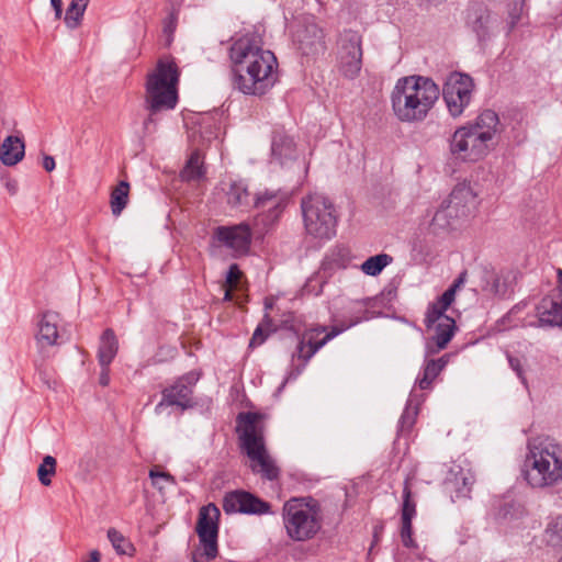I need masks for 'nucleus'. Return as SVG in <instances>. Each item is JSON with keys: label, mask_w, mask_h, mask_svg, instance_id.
I'll use <instances>...</instances> for the list:
<instances>
[{"label": "nucleus", "mask_w": 562, "mask_h": 562, "mask_svg": "<svg viewBox=\"0 0 562 562\" xmlns=\"http://www.w3.org/2000/svg\"><path fill=\"white\" fill-rule=\"evenodd\" d=\"M233 88L246 95L261 97L278 81L274 54L248 35L236 40L229 48Z\"/></svg>", "instance_id": "f257e3e1"}, {"label": "nucleus", "mask_w": 562, "mask_h": 562, "mask_svg": "<svg viewBox=\"0 0 562 562\" xmlns=\"http://www.w3.org/2000/svg\"><path fill=\"white\" fill-rule=\"evenodd\" d=\"M503 131L498 114L490 109L484 110L453 132L450 153L462 161H479L495 148Z\"/></svg>", "instance_id": "f03ea898"}, {"label": "nucleus", "mask_w": 562, "mask_h": 562, "mask_svg": "<svg viewBox=\"0 0 562 562\" xmlns=\"http://www.w3.org/2000/svg\"><path fill=\"white\" fill-rule=\"evenodd\" d=\"M520 475L532 490L547 491L562 485V445L550 437L528 440Z\"/></svg>", "instance_id": "7ed1b4c3"}, {"label": "nucleus", "mask_w": 562, "mask_h": 562, "mask_svg": "<svg viewBox=\"0 0 562 562\" xmlns=\"http://www.w3.org/2000/svg\"><path fill=\"white\" fill-rule=\"evenodd\" d=\"M439 94V87L428 77H402L391 93L392 111L401 122H422L434 108Z\"/></svg>", "instance_id": "20e7f679"}, {"label": "nucleus", "mask_w": 562, "mask_h": 562, "mask_svg": "<svg viewBox=\"0 0 562 562\" xmlns=\"http://www.w3.org/2000/svg\"><path fill=\"white\" fill-rule=\"evenodd\" d=\"M282 518L285 532L293 541L302 542L313 539L323 526L321 505L312 497H293L285 502Z\"/></svg>", "instance_id": "39448f33"}, {"label": "nucleus", "mask_w": 562, "mask_h": 562, "mask_svg": "<svg viewBox=\"0 0 562 562\" xmlns=\"http://www.w3.org/2000/svg\"><path fill=\"white\" fill-rule=\"evenodd\" d=\"M178 79L177 65L168 58L159 59L155 70L148 74L145 101L150 115L145 122L146 126L153 121L154 114L176 106Z\"/></svg>", "instance_id": "423d86ee"}, {"label": "nucleus", "mask_w": 562, "mask_h": 562, "mask_svg": "<svg viewBox=\"0 0 562 562\" xmlns=\"http://www.w3.org/2000/svg\"><path fill=\"white\" fill-rule=\"evenodd\" d=\"M238 420L241 424L240 447L250 460L251 471L266 480H276L279 476V468L266 449L262 431L257 424V415L240 414Z\"/></svg>", "instance_id": "0eeeda50"}, {"label": "nucleus", "mask_w": 562, "mask_h": 562, "mask_svg": "<svg viewBox=\"0 0 562 562\" xmlns=\"http://www.w3.org/2000/svg\"><path fill=\"white\" fill-rule=\"evenodd\" d=\"M304 228L313 238L328 240L336 235L337 214L333 202L319 193L302 199Z\"/></svg>", "instance_id": "6e6552de"}, {"label": "nucleus", "mask_w": 562, "mask_h": 562, "mask_svg": "<svg viewBox=\"0 0 562 562\" xmlns=\"http://www.w3.org/2000/svg\"><path fill=\"white\" fill-rule=\"evenodd\" d=\"M361 322V318H357L352 321L349 325L342 328L334 327L329 333H327L322 339H318L319 335L325 333V327H314L311 329L305 330L297 344L296 351L293 353V358L297 357L300 360L303 361L301 367H297L295 370L291 371L288 376L285 378L284 382L282 383V386L291 380H295L301 372L303 371L305 364L307 361L329 340L335 338L337 335L342 333L345 329L357 325Z\"/></svg>", "instance_id": "1a4fd4ad"}, {"label": "nucleus", "mask_w": 562, "mask_h": 562, "mask_svg": "<svg viewBox=\"0 0 562 562\" xmlns=\"http://www.w3.org/2000/svg\"><path fill=\"white\" fill-rule=\"evenodd\" d=\"M474 87L472 77L467 74L456 71L447 77L442 95L451 116L459 117L464 113L472 101Z\"/></svg>", "instance_id": "9d476101"}, {"label": "nucleus", "mask_w": 562, "mask_h": 562, "mask_svg": "<svg viewBox=\"0 0 562 562\" xmlns=\"http://www.w3.org/2000/svg\"><path fill=\"white\" fill-rule=\"evenodd\" d=\"M362 67V37L356 31H345L340 35L338 69L348 79H355Z\"/></svg>", "instance_id": "9b49d317"}, {"label": "nucleus", "mask_w": 562, "mask_h": 562, "mask_svg": "<svg viewBox=\"0 0 562 562\" xmlns=\"http://www.w3.org/2000/svg\"><path fill=\"white\" fill-rule=\"evenodd\" d=\"M290 200V193L285 190H263L258 192L254 206L259 211L256 224L268 228L273 225L283 213Z\"/></svg>", "instance_id": "f8f14e48"}, {"label": "nucleus", "mask_w": 562, "mask_h": 562, "mask_svg": "<svg viewBox=\"0 0 562 562\" xmlns=\"http://www.w3.org/2000/svg\"><path fill=\"white\" fill-rule=\"evenodd\" d=\"M220 510L214 504H207L200 509L196 533L200 544H202L203 553L207 560H213L217 555V535Z\"/></svg>", "instance_id": "ddd939ff"}, {"label": "nucleus", "mask_w": 562, "mask_h": 562, "mask_svg": "<svg viewBox=\"0 0 562 562\" xmlns=\"http://www.w3.org/2000/svg\"><path fill=\"white\" fill-rule=\"evenodd\" d=\"M199 375L189 372L175 382L173 385L162 391V398L156 406L159 412L162 406H178L181 409L189 408L193 405L192 389L198 382Z\"/></svg>", "instance_id": "4468645a"}, {"label": "nucleus", "mask_w": 562, "mask_h": 562, "mask_svg": "<svg viewBox=\"0 0 562 562\" xmlns=\"http://www.w3.org/2000/svg\"><path fill=\"white\" fill-rule=\"evenodd\" d=\"M467 25L480 42H485L495 34L497 18L485 4L474 2L468 9Z\"/></svg>", "instance_id": "2eb2a0df"}, {"label": "nucleus", "mask_w": 562, "mask_h": 562, "mask_svg": "<svg viewBox=\"0 0 562 562\" xmlns=\"http://www.w3.org/2000/svg\"><path fill=\"white\" fill-rule=\"evenodd\" d=\"M223 508L227 514L261 515L270 512V504L248 492L235 491L224 497Z\"/></svg>", "instance_id": "dca6fc26"}, {"label": "nucleus", "mask_w": 562, "mask_h": 562, "mask_svg": "<svg viewBox=\"0 0 562 562\" xmlns=\"http://www.w3.org/2000/svg\"><path fill=\"white\" fill-rule=\"evenodd\" d=\"M214 237L221 245L240 255L247 252L249 249L251 231L246 223L218 226L214 231Z\"/></svg>", "instance_id": "f3484780"}, {"label": "nucleus", "mask_w": 562, "mask_h": 562, "mask_svg": "<svg viewBox=\"0 0 562 562\" xmlns=\"http://www.w3.org/2000/svg\"><path fill=\"white\" fill-rule=\"evenodd\" d=\"M480 192L477 183L464 180L454 186L447 202L464 218L476 210Z\"/></svg>", "instance_id": "a211bd4d"}, {"label": "nucleus", "mask_w": 562, "mask_h": 562, "mask_svg": "<svg viewBox=\"0 0 562 562\" xmlns=\"http://www.w3.org/2000/svg\"><path fill=\"white\" fill-rule=\"evenodd\" d=\"M537 323H529V326L537 327H562V297L544 296L536 306Z\"/></svg>", "instance_id": "6ab92c4d"}, {"label": "nucleus", "mask_w": 562, "mask_h": 562, "mask_svg": "<svg viewBox=\"0 0 562 562\" xmlns=\"http://www.w3.org/2000/svg\"><path fill=\"white\" fill-rule=\"evenodd\" d=\"M483 290L498 297H507L514 292L516 273L512 270L484 271Z\"/></svg>", "instance_id": "aec40b11"}, {"label": "nucleus", "mask_w": 562, "mask_h": 562, "mask_svg": "<svg viewBox=\"0 0 562 562\" xmlns=\"http://www.w3.org/2000/svg\"><path fill=\"white\" fill-rule=\"evenodd\" d=\"M297 157L293 138L283 131H274L271 140V159L280 166H286Z\"/></svg>", "instance_id": "412c9836"}, {"label": "nucleus", "mask_w": 562, "mask_h": 562, "mask_svg": "<svg viewBox=\"0 0 562 562\" xmlns=\"http://www.w3.org/2000/svg\"><path fill=\"white\" fill-rule=\"evenodd\" d=\"M416 515V503L412 498V491L408 484V480L404 483L403 488V504H402V513H401V539L406 548H415L416 543L412 538L413 529H412V520Z\"/></svg>", "instance_id": "4be33fe9"}, {"label": "nucleus", "mask_w": 562, "mask_h": 562, "mask_svg": "<svg viewBox=\"0 0 562 562\" xmlns=\"http://www.w3.org/2000/svg\"><path fill=\"white\" fill-rule=\"evenodd\" d=\"M59 315L54 312H46L38 322L36 341L41 348L52 347L59 344Z\"/></svg>", "instance_id": "5701e85b"}, {"label": "nucleus", "mask_w": 562, "mask_h": 562, "mask_svg": "<svg viewBox=\"0 0 562 562\" xmlns=\"http://www.w3.org/2000/svg\"><path fill=\"white\" fill-rule=\"evenodd\" d=\"M294 40L302 53L308 55L323 46V32L316 24L308 23L295 31Z\"/></svg>", "instance_id": "b1692460"}, {"label": "nucleus", "mask_w": 562, "mask_h": 562, "mask_svg": "<svg viewBox=\"0 0 562 562\" xmlns=\"http://www.w3.org/2000/svg\"><path fill=\"white\" fill-rule=\"evenodd\" d=\"M350 262L349 250L345 247H336L330 249L321 267L319 278L327 279L333 276L337 270L346 269Z\"/></svg>", "instance_id": "393cba45"}, {"label": "nucleus", "mask_w": 562, "mask_h": 562, "mask_svg": "<svg viewBox=\"0 0 562 562\" xmlns=\"http://www.w3.org/2000/svg\"><path fill=\"white\" fill-rule=\"evenodd\" d=\"M435 334L432 336V342L435 347H432L431 342L427 345V349L431 353H436L447 347L449 341L452 339L456 330V323L453 318H441L440 323H436L432 328Z\"/></svg>", "instance_id": "a878e982"}, {"label": "nucleus", "mask_w": 562, "mask_h": 562, "mask_svg": "<svg viewBox=\"0 0 562 562\" xmlns=\"http://www.w3.org/2000/svg\"><path fill=\"white\" fill-rule=\"evenodd\" d=\"M24 142L18 136H8L0 147V159L5 166H14L24 157Z\"/></svg>", "instance_id": "bb28decb"}, {"label": "nucleus", "mask_w": 562, "mask_h": 562, "mask_svg": "<svg viewBox=\"0 0 562 562\" xmlns=\"http://www.w3.org/2000/svg\"><path fill=\"white\" fill-rule=\"evenodd\" d=\"M119 350V341L114 331L105 329L100 338L98 360L101 367H110Z\"/></svg>", "instance_id": "cd10ccee"}, {"label": "nucleus", "mask_w": 562, "mask_h": 562, "mask_svg": "<svg viewBox=\"0 0 562 562\" xmlns=\"http://www.w3.org/2000/svg\"><path fill=\"white\" fill-rule=\"evenodd\" d=\"M273 305H274L273 297H267L265 300L266 314H265L262 322L257 326V328L255 329V331L252 334V337L249 342L250 347L260 346L261 344H263V341L269 336V334L276 330V326L268 314V311L272 310Z\"/></svg>", "instance_id": "c85d7f7f"}, {"label": "nucleus", "mask_w": 562, "mask_h": 562, "mask_svg": "<svg viewBox=\"0 0 562 562\" xmlns=\"http://www.w3.org/2000/svg\"><path fill=\"white\" fill-rule=\"evenodd\" d=\"M459 218L463 217L459 216L458 211L451 207V205L446 201L434 214L430 227L435 233L438 231H445L452 227L454 221Z\"/></svg>", "instance_id": "c756f323"}, {"label": "nucleus", "mask_w": 562, "mask_h": 562, "mask_svg": "<svg viewBox=\"0 0 562 562\" xmlns=\"http://www.w3.org/2000/svg\"><path fill=\"white\" fill-rule=\"evenodd\" d=\"M450 474L453 477L448 479V484L452 485L457 497H468L471 492V486L474 483V476L471 471H464L458 467V470L452 469Z\"/></svg>", "instance_id": "7c9ffc66"}, {"label": "nucleus", "mask_w": 562, "mask_h": 562, "mask_svg": "<svg viewBox=\"0 0 562 562\" xmlns=\"http://www.w3.org/2000/svg\"><path fill=\"white\" fill-rule=\"evenodd\" d=\"M204 175L205 169L203 157L199 150H194L181 170L180 177L183 181L191 182L201 180L204 178Z\"/></svg>", "instance_id": "2f4dec72"}, {"label": "nucleus", "mask_w": 562, "mask_h": 562, "mask_svg": "<svg viewBox=\"0 0 562 562\" xmlns=\"http://www.w3.org/2000/svg\"><path fill=\"white\" fill-rule=\"evenodd\" d=\"M543 541L554 549H562V516L552 517L543 531Z\"/></svg>", "instance_id": "473e14b6"}, {"label": "nucleus", "mask_w": 562, "mask_h": 562, "mask_svg": "<svg viewBox=\"0 0 562 562\" xmlns=\"http://www.w3.org/2000/svg\"><path fill=\"white\" fill-rule=\"evenodd\" d=\"M89 0H71L64 18L66 26L70 30L77 29L82 21Z\"/></svg>", "instance_id": "72a5a7b5"}, {"label": "nucleus", "mask_w": 562, "mask_h": 562, "mask_svg": "<svg viewBox=\"0 0 562 562\" xmlns=\"http://www.w3.org/2000/svg\"><path fill=\"white\" fill-rule=\"evenodd\" d=\"M130 184L121 181L111 192V211L114 216L121 215L128 202Z\"/></svg>", "instance_id": "f704fd0d"}, {"label": "nucleus", "mask_w": 562, "mask_h": 562, "mask_svg": "<svg viewBox=\"0 0 562 562\" xmlns=\"http://www.w3.org/2000/svg\"><path fill=\"white\" fill-rule=\"evenodd\" d=\"M199 130L194 133L200 134L202 142L210 143L220 135V125L211 114H203L198 119Z\"/></svg>", "instance_id": "c9c22d12"}, {"label": "nucleus", "mask_w": 562, "mask_h": 562, "mask_svg": "<svg viewBox=\"0 0 562 562\" xmlns=\"http://www.w3.org/2000/svg\"><path fill=\"white\" fill-rule=\"evenodd\" d=\"M392 261L393 258L390 255L379 254L364 260L361 263L360 269L367 276L376 277L383 271L385 267L392 263Z\"/></svg>", "instance_id": "e433bc0d"}, {"label": "nucleus", "mask_w": 562, "mask_h": 562, "mask_svg": "<svg viewBox=\"0 0 562 562\" xmlns=\"http://www.w3.org/2000/svg\"><path fill=\"white\" fill-rule=\"evenodd\" d=\"M227 202L232 206L248 205L249 193L243 182H233L227 191Z\"/></svg>", "instance_id": "4c0bfd02"}, {"label": "nucleus", "mask_w": 562, "mask_h": 562, "mask_svg": "<svg viewBox=\"0 0 562 562\" xmlns=\"http://www.w3.org/2000/svg\"><path fill=\"white\" fill-rule=\"evenodd\" d=\"M414 393L412 392L398 422L401 432H408L415 424L417 417V404H414Z\"/></svg>", "instance_id": "58836bf2"}, {"label": "nucleus", "mask_w": 562, "mask_h": 562, "mask_svg": "<svg viewBox=\"0 0 562 562\" xmlns=\"http://www.w3.org/2000/svg\"><path fill=\"white\" fill-rule=\"evenodd\" d=\"M441 371L442 366H440L438 362H435V360L427 361L423 371V375L417 378L416 384L420 390L430 389L432 381Z\"/></svg>", "instance_id": "ea45409f"}, {"label": "nucleus", "mask_w": 562, "mask_h": 562, "mask_svg": "<svg viewBox=\"0 0 562 562\" xmlns=\"http://www.w3.org/2000/svg\"><path fill=\"white\" fill-rule=\"evenodd\" d=\"M149 479L151 481V485L160 494H164L165 490L168 486L176 485V480H175V477L170 473L164 472V471H158L157 468H153L149 471Z\"/></svg>", "instance_id": "a19ab883"}, {"label": "nucleus", "mask_w": 562, "mask_h": 562, "mask_svg": "<svg viewBox=\"0 0 562 562\" xmlns=\"http://www.w3.org/2000/svg\"><path fill=\"white\" fill-rule=\"evenodd\" d=\"M56 472V460L52 456L44 457L42 463L37 469V476L40 482L44 486H48L52 483V476Z\"/></svg>", "instance_id": "79ce46f5"}, {"label": "nucleus", "mask_w": 562, "mask_h": 562, "mask_svg": "<svg viewBox=\"0 0 562 562\" xmlns=\"http://www.w3.org/2000/svg\"><path fill=\"white\" fill-rule=\"evenodd\" d=\"M108 538L119 554H130L133 550L132 543L114 528L108 530Z\"/></svg>", "instance_id": "37998d69"}, {"label": "nucleus", "mask_w": 562, "mask_h": 562, "mask_svg": "<svg viewBox=\"0 0 562 562\" xmlns=\"http://www.w3.org/2000/svg\"><path fill=\"white\" fill-rule=\"evenodd\" d=\"M446 307H442L439 303L434 302L429 304L425 317V325L428 329H431L436 323H440L441 318H450L445 314Z\"/></svg>", "instance_id": "c03bdc74"}, {"label": "nucleus", "mask_w": 562, "mask_h": 562, "mask_svg": "<svg viewBox=\"0 0 562 562\" xmlns=\"http://www.w3.org/2000/svg\"><path fill=\"white\" fill-rule=\"evenodd\" d=\"M522 12V4L516 2L514 8L508 13V20H507V32H512L513 29L516 26L518 21L520 20V15Z\"/></svg>", "instance_id": "a18cd8bd"}, {"label": "nucleus", "mask_w": 562, "mask_h": 562, "mask_svg": "<svg viewBox=\"0 0 562 562\" xmlns=\"http://www.w3.org/2000/svg\"><path fill=\"white\" fill-rule=\"evenodd\" d=\"M458 290V284H452L449 289H447L441 296L436 301L442 307L448 308L451 303L454 301V295Z\"/></svg>", "instance_id": "49530a36"}, {"label": "nucleus", "mask_w": 562, "mask_h": 562, "mask_svg": "<svg viewBox=\"0 0 562 562\" xmlns=\"http://www.w3.org/2000/svg\"><path fill=\"white\" fill-rule=\"evenodd\" d=\"M508 362H509L510 368L517 373V375L520 379V381L524 384H526V378L524 375V371H522V367H521L520 360L518 358L508 356Z\"/></svg>", "instance_id": "de8ad7c7"}, {"label": "nucleus", "mask_w": 562, "mask_h": 562, "mask_svg": "<svg viewBox=\"0 0 562 562\" xmlns=\"http://www.w3.org/2000/svg\"><path fill=\"white\" fill-rule=\"evenodd\" d=\"M240 277V270L238 269L237 265H231L228 268V271L226 273V282L229 285H234L237 283Z\"/></svg>", "instance_id": "09e8293b"}, {"label": "nucleus", "mask_w": 562, "mask_h": 562, "mask_svg": "<svg viewBox=\"0 0 562 562\" xmlns=\"http://www.w3.org/2000/svg\"><path fill=\"white\" fill-rule=\"evenodd\" d=\"M176 22H177V11H176V9H172V11L169 13L168 18L165 21L164 31L166 33H171L176 27Z\"/></svg>", "instance_id": "8fccbe9b"}, {"label": "nucleus", "mask_w": 562, "mask_h": 562, "mask_svg": "<svg viewBox=\"0 0 562 562\" xmlns=\"http://www.w3.org/2000/svg\"><path fill=\"white\" fill-rule=\"evenodd\" d=\"M205 554L203 553L202 544L192 553V562H209Z\"/></svg>", "instance_id": "3c124183"}, {"label": "nucleus", "mask_w": 562, "mask_h": 562, "mask_svg": "<svg viewBox=\"0 0 562 562\" xmlns=\"http://www.w3.org/2000/svg\"><path fill=\"white\" fill-rule=\"evenodd\" d=\"M50 4L55 11V18L59 20L63 15V1L61 0H50Z\"/></svg>", "instance_id": "603ef678"}, {"label": "nucleus", "mask_w": 562, "mask_h": 562, "mask_svg": "<svg viewBox=\"0 0 562 562\" xmlns=\"http://www.w3.org/2000/svg\"><path fill=\"white\" fill-rule=\"evenodd\" d=\"M109 367H101V373L99 378V382L101 385L106 386L110 382V375H109Z\"/></svg>", "instance_id": "864d4df0"}, {"label": "nucleus", "mask_w": 562, "mask_h": 562, "mask_svg": "<svg viewBox=\"0 0 562 562\" xmlns=\"http://www.w3.org/2000/svg\"><path fill=\"white\" fill-rule=\"evenodd\" d=\"M55 159L52 157V156H44L43 158V168L47 171V172H50L55 169Z\"/></svg>", "instance_id": "5fc2aeb1"}, {"label": "nucleus", "mask_w": 562, "mask_h": 562, "mask_svg": "<svg viewBox=\"0 0 562 562\" xmlns=\"http://www.w3.org/2000/svg\"><path fill=\"white\" fill-rule=\"evenodd\" d=\"M86 562H100V553L97 550L91 551L89 559Z\"/></svg>", "instance_id": "6e6d98bb"}, {"label": "nucleus", "mask_w": 562, "mask_h": 562, "mask_svg": "<svg viewBox=\"0 0 562 562\" xmlns=\"http://www.w3.org/2000/svg\"><path fill=\"white\" fill-rule=\"evenodd\" d=\"M464 277H465V273H461L459 276V278L453 282V284H458V289L460 288V285L464 282Z\"/></svg>", "instance_id": "4d7b16f0"}, {"label": "nucleus", "mask_w": 562, "mask_h": 562, "mask_svg": "<svg viewBox=\"0 0 562 562\" xmlns=\"http://www.w3.org/2000/svg\"><path fill=\"white\" fill-rule=\"evenodd\" d=\"M435 362H438L440 366H442V369L446 367L448 360L446 357H441L438 360H435Z\"/></svg>", "instance_id": "13d9d810"}, {"label": "nucleus", "mask_w": 562, "mask_h": 562, "mask_svg": "<svg viewBox=\"0 0 562 562\" xmlns=\"http://www.w3.org/2000/svg\"><path fill=\"white\" fill-rule=\"evenodd\" d=\"M231 299H232L231 291H229V290H227V291L225 292L224 300H225V301H229Z\"/></svg>", "instance_id": "bf43d9fd"}, {"label": "nucleus", "mask_w": 562, "mask_h": 562, "mask_svg": "<svg viewBox=\"0 0 562 562\" xmlns=\"http://www.w3.org/2000/svg\"><path fill=\"white\" fill-rule=\"evenodd\" d=\"M558 562H562V557L558 560Z\"/></svg>", "instance_id": "052dcab7"}]
</instances>
